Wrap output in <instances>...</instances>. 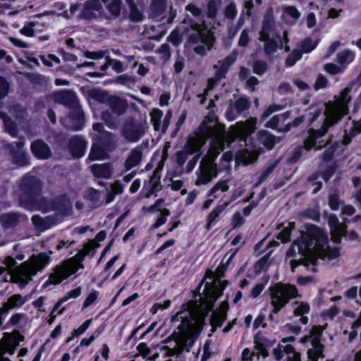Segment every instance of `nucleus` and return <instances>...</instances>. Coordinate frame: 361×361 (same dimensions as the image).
<instances>
[{
	"instance_id": "1",
	"label": "nucleus",
	"mask_w": 361,
	"mask_h": 361,
	"mask_svg": "<svg viewBox=\"0 0 361 361\" xmlns=\"http://www.w3.org/2000/svg\"><path fill=\"white\" fill-rule=\"evenodd\" d=\"M257 120L250 117L245 121L237 122L230 127L228 133L225 126L219 123L214 112H209L204 117L196 132L191 135L183 149L177 152V163L183 166L190 154L198 152L209 138H212L207 154L200 161L196 172L197 185H206L218 175V170L214 161L224 149L225 143H231L235 139L245 142V148L236 153L235 161L245 165L255 161L261 152V147L253 143L249 136L257 129Z\"/></svg>"
},
{
	"instance_id": "2",
	"label": "nucleus",
	"mask_w": 361,
	"mask_h": 361,
	"mask_svg": "<svg viewBox=\"0 0 361 361\" xmlns=\"http://www.w3.org/2000/svg\"><path fill=\"white\" fill-rule=\"evenodd\" d=\"M223 269L218 267L214 276H209L211 282H206L203 292L200 298V304L195 307L185 305L182 310L171 317V322H180L178 325V335L173 339H167L170 343L164 349L166 357H172L180 354L186 348L188 343L191 345L200 334L206 316L212 309L214 302L219 298L225 289L227 282L221 281Z\"/></svg>"
},
{
	"instance_id": "3",
	"label": "nucleus",
	"mask_w": 361,
	"mask_h": 361,
	"mask_svg": "<svg viewBox=\"0 0 361 361\" xmlns=\"http://www.w3.org/2000/svg\"><path fill=\"white\" fill-rule=\"evenodd\" d=\"M296 251L302 258L290 261L292 271L300 264L305 267L314 266L318 259L331 260L339 255L338 247H330L326 235L319 228L302 233L300 238L287 251V257H293Z\"/></svg>"
},
{
	"instance_id": "4",
	"label": "nucleus",
	"mask_w": 361,
	"mask_h": 361,
	"mask_svg": "<svg viewBox=\"0 0 361 361\" xmlns=\"http://www.w3.org/2000/svg\"><path fill=\"white\" fill-rule=\"evenodd\" d=\"M352 87H345L338 96H335L333 101L325 104V119L321 128L318 130L310 129L308 137L304 141V148L310 150L316 145V140L324 136L331 126L338 123L341 118L348 114V103L352 96Z\"/></svg>"
},
{
	"instance_id": "5",
	"label": "nucleus",
	"mask_w": 361,
	"mask_h": 361,
	"mask_svg": "<svg viewBox=\"0 0 361 361\" xmlns=\"http://www.w3.org/2000/svg\"><path fill=\"white\" fill-rule=\"evenodd\" d=\"M49 262V255L41 252L38 255H32L28 260L16 269H11L16 262L14 258L7 257L4 262L6 268L0 267V276L5 274L4 277L5 281H11L23 287L32 280L33 276L38 271H42Z\"/></svg>"
},
{
	"instance_id": "6",
	"label": "nucleus",
	"mask_w": 361,
	"mask_h": 361,
	"mask_svg": "<svg viewBox=\"0 0 361 361\" xmlns=\"http://www.w3.org/2000/svg\"><path fill=\"white\" fill-rule=\"evenodd\" d=\"M20 190L27 195L32 202L26 203L23 199L20 203L25 207L29 209H38L43 212H48L52 210H59L61 212H66L71 208L72 202L66 196H60L56 197L53 202H49L46 199L37 195L40 189L41 183L39 180L30 176H25L21 182Z\"/></svg>"
},
{
	"instance_id": "7",
	"label": "nucleus",
	"mask_w": 361,
	"mask_h": 361,
	"mask_svg": "<svg viewBox=\"0 0 361 361\" xmlns=\"http://www.w3.org/2000/svg\"><path fill=\"white\" fill-rule=\"evenodd\" d=\"M106 238L104 231L99 232L95 238L85 245L82 250L79 252L74 257L56 267L51 274L48 281L51 284H59L63 280L75 274L80 268H82L81 262L86 255H93L97 248L99 247V242Z\"/></svg>"
},
{
	"instance_id": "8",
	"label": "nucleus",
	"mask_w": 361,
	"mask_h": 361,
	"mask_svg": "<svg viewBox=\"0 0 361 361\" xmlns=\"http://www.w3.org/2000/svg\"><path fill=\"white\" fill-rule=\"evenodd\" d=\"M53 99L56 102L69 106L75 109L73 114L61 121L68 129L80 130L84 123V116L75 94L72 92L63 90L54 93Z\"/></svg>"
},
{
	"instance_id": "9",
	"label": "nucleus",
	"mask_w": 361,
	"mask_h": 361,
	"mask_svg": "<svg viewBox=\"0 0 361 361\" xmlns=\"http://www.w3.org/2000/svg\"><path fill=\"white\" fill-rule=\"evenodd\" d=\"M191 29L192 32L189 36V41L192 43L200 42V44L195 47V51L198 54L204 55L212 47L213 35L204 24L192 23Z\"/></svg>"
},
{
	"instance_id": "10",
	"label": "nucleus",
	"mask_w": 361,
	"mask_h": 361,
	"mask_svg": "<svg viewBox=\"0 0 361 361\" xmlns=\"http://www.w3.org/2000/svg\"><path fill=\"white\" fill-rule=\"evenodd\" d=\"M274 18L271 15H267L264 17L262 23V30L259 33V39L264 42V51L267 54L274 53L277 49L283 47V43L281 42L280 37H275L274 30Z\"/></svg>"
},
{
	"instance_id": "11",
	"label": "nucleus",
	"mask_w": 361,
	"mask_h": 361,
	"mask_svg": "<svg viewBox=\"0 0 361 361\" xmlns=\"http://www.w3.org/2000/svg\"><path fill=\"white\" fill-rule=\"evenodd\" d=\"M271 305L273 312L278 313L287 304L290 298L297 296L295 286L290 284L277 283L270 288Z\"/></svg>"
},
{
	"instance_id": "12",
	"label": "nucleus",
	"mask_w": 361,
	"mask_h": 361,
	"mask_svg": "<svg viewBox=\"0 0 361 361\" xmlns=\"http://www.w3.org/2000/svg\"><path fill=\"white\" fill-rule=\"evenodd\" d=\"M116 144V137L111 133L106 132L94 140L90 154V161L102 160L107 158V153L112 150Z\"/></svg>"
},
{
	"instance_id": "13",
	"label": "nucleus",
	"mask_w": 361,
	"mask_h": 361,
	"mask_svg": "<svg viewBox=\"0 0 361 361\" xmlns=\"http://www.w3.org/2000/svg\"><path fill=\"white\" fill-rule=\"evenodd\" d=\"M322 326H314L312 327L310 336H304L301 341L302 343L310 341L312 345L307 351V357L309 361H317L318 358H324L323 354L324 346L320 343V337L324 330Z\"/></svg>"
},
{
	"instance_id": "14",
	"label": "nucleus",
	"mask_w": 361,
	"mask_h": 361,
	"mask_svg": "<svg viewBox=\"0 0 361 361\" xmlns=\"http://www.w3.org/2000/svg\"><path fill=\"white\" fill-rule=\"evenodd\" d=\"M147 128V123L145 121H138L129 118L124 123L121 134L128 141L135 142L145 134Z\"/></svg>"
},
{
	"instance_id": "15",
	"label": "nucleus",
	"mask_w": 361,
	"mask_h": 361,
	"mask_svg": "<svg viewBox=\"0 0 361 361\" xmlns=\"http://www.w3.org/2000/svg\"><path fill=\"white\" fill-rule=\"evenodd\" d=\"M108 0H88L84 5L81 11V16L86 19H91L97 16L103 10V6Z\"/></svg>"
},
{
	"instance_id": "16",
	"label": "nucleus",
	"mask_w": 361,
	"mask_h": 361,
	"mask_svg": "<svg viewBox=\"0 0 361 361\" xmlns=\"http://www.w3.org/2000/svg\"><path fill=\"white\" fill-rule=\"evenodd\" d=\"M18 345L19 341L14 334L5 332L0 339V355L6 353L13 355Z\"/></svg>"
},
{
	"instance_id": "17",
	"label": "nucleus",
	"mask_w": 361,
	"mask_h": 361,
	"mask_svg": "<svg viewBox=\"0 0 361 361\" xmlns=\"http://www.w3.org/2000/svg\"><path fill=\"white\" fill-rule=\"evenodd\" d=\"M329 224L331 228L332 240L335 243H339L341 238L345 233V225L344 224L339 223L337 216L335 215L329 216Z\"/></svg>"
},
{
	"instance_id": "18",
	"label": "nucleus",
	"mask_w": 361,
	"mask_h": 361,
	"mask_svg": "<svg viewBox=\"0 0 361 361\" xmlns=\"http://www.w3.org/2000/svg\"><path fill=\"white\" fill-rule=\"evenodd\" d=\"M254 348L257 351V357H260L265 358L268 357L269 353L267 348L271 345L270 341L264 336L257 334L254 337Z\"/></svg>"
},
{
	"instance_id": "19",
	"label": "nucleus",
	"mask_w": 361,
	"mask_h": 361,
	"mask_svg": "<svg viewBox=\"0 0 361 361\" xmlns=\"http://www.w3.org/2000/svg\"><path fill=\"white\" fill-rule=\"evenodd\" d=\"M244 192L245 188L243 187H239L235 189L231 196L230 201L225 202L223 205H219L212 211L208 216L209 224L213 222L215 219L219 216V214L229 204L230 202L240 197Z\"/></svg>"
},
{
	"instance_id": "20",
	"label": "nucleus",
	"mask_w": 361,
	"mask_h": 361,
	"mask_svg": "<svg viewBox=\"0 0 361 361\" xmlns=\"http://www.w3.org/2000/svg\"><path fill=\"white\" fill-rule=\"evenodd\" d=\"M249 106L250 104L247 99L240 98L227 111L226 117L228 120L233 121L235 119L237 115L247 110L249 108Z\"/></svg>"
},
{
	"instance_id": "21",
	"label": "nucleus",
	"mask_w": 361,
	"mask_h": 361,
	"mask_svg": "<svg viewBox=\"0 0 361 361\" xmlns=\"http://www.w3.org/2000/svg\"><path fill=\"white\" fill-rule=\"evenodd\" d=\"M293 314L295 316H300V322L302 324H307L309 319L307 314L310 311V306L307 302L303 301H295L292 304Z\"/></svg>"
},
{
	"instance_id": "22",
	"label": "nucleus",
	"mask_w": 361,
	"mask_h": 361,
	"mask_svg": "<svg viewBox=\"0 0 361 361\" xmlns=\"http://www.w3.org/2000/svg\"><path fill=\"white\" fill-rule=\"evenodd\" d=\"M90 170L99 178L109 179L114 173V168L111 164H94L90 166Z\"/></svg>"
},
{
	"instance_id": "23",
	"label": "nucleus",
	"mask_w": 361,
	"mask_h": 361,
	"mask_svg": "<svg viewBox=\"0 0 361 361\" xmlns=\"http://www.w3.org/2000/svg\"><path fill=\"white\" fill-rule=\"evenodd\" d=\"M228 309V304L224 301L221 303L219 309H217L211 317V325L213 328L219 327L226 319V312Z\"/></svg>"
},
{
	"instance_id": "24",
	"label": "nucleus",
	"mask_w": 361,
	"mask_h": 361,
	"mask_svg": "<svg viewBox=\"0 0 361 361\" xmlns=\"http://www.w3.org/2000/svg\"><path fill=\"white\" fill-rule=\"evenodd\" d=\"M87 144L85 141L78 136L70 140L69 150L75 157H81L84 155Z\"/></svg>"
},
{
	"instance_id": "25",
	"label": "nucleus",
	"mask_w": 361,
	"mask_h": 361,
	"mask_svg": "<svg viewBox=\"0 0 361 361\" xmlns=\"http://www.w3.org/2000/svg\"><path fill=\"white\" fill-rule=\"evenodd\" d=\"M31 149L33 154L38 159H44L51 156L49 147L42 140H36L32 142Z\"/></svg>"
},
{
	"instance_id": "26",
	"label": "nucleus",
	"mask_w": 361,
	"mask_h": 361,
	"mask_svg": "<svg viewBox=\"0 0 361 361\" xmlns=\"http://www.w3.org/2000/svg\"><path fill=\"white\" fill-rule=\"evenodd\" d=\"M32 221L35 228L39 232L46 231L56 224V219L49 216L42 218L35 215L32 216Z\"/></svg>"
},
{
	"instance_id": "27",
	"label": "nucleus",
	"mask_w": 361,
	"mask_h": 361,
	"mask_svg": "<svg viewBox=\"0 0 361 361\" xmlns=\"http://www.w3.org/2000/svg\"><path fill=\"white\" fill-rule=\"evenodd\" d=\"M236 56L231 54L226 57L223 61H220L214 66L216 70V77L217 79H221L225 76V73L228 68L235 62Z\"/></svg>"
},
{
	"instance_id": "28",
	"label": "nucleus",
	"mask_w": 361,
	"mask_h": 361,
	"mask_svg": "<svg viewBox=\"0 0 361 361\" xmlns=\"http://www.w3.org/2000/svg\"><path fill=\"white\" fill-rule=\"evenodd\" d=\"M27 300L26 296L20 294H14L8 298L7 301L3 303L2 307L8 313L10 310L18 309L22 307Z\"/></svg>"
},
{
	"instance_id": "29",
	"label": "nucleus",
	"mask_w": 361,
	"mask_h": 361,
	"mask_svg": "<svg viewBox=\"0 0 361 361\" xmlns=\"http://www.w3.org/2000/svg\"><path fill=\"white\" fill-rule=\"evenodd\" d=\"M301 13L293 6H284L282 7V19L289 23L294 24L300 18Z\"/></svg>"
},
{
	"instance_id": "30",
	"label": "nucleus",
	"mask_w": 361,
	"mask_h": 361,
	"mask_svg": "<svg viewBox=\"0 0 361 361\" xmlns=\"http://www.w3.org/2000/svg\"><path fill=\"white\" fill-rule=\"evenodd\" d=\"M344 132L343 142L344 145H348L350 142L353 137L361 132V119L359 121H352L348 123Z\"/></svg>"
},
{
	"instance_id": "31",
	"label": "nucleus",
	"mask_w": 361,
	"mask_h": 361,
	"mask_svg": "<svg viewBox=\"0 0 361 361\" xmlns=\"http://www.w3.org/2000/svg\"><path fill=\"white\" fill-rule=\"evenodd\" d=\"M228 183V180H220L217 182L210 189L209 192H208V197H212L215 199H223L225 195V192H227L229 189Z\"/></svg>"
},
{
	"instance_id": "32",
	"label": "nucleus",
	"mask_w": 361,
	"mask_h": 361,
	"mask_svg": "<svg viewBox=\"0 0 361 361\" xmlns=\"http://www.w3.org/2000/svg\"><path fill=\"white\" fill-rule=\"evenodd\" d=\"M108 103L112 111L118 116L122 115L128 107L126 101L117 97H109Z\"/></svg>"
},
{
	"instance_id": "33",
	"label": "nucleus",
	"mask_w": 361,
	"mask_h": 361,
	"mask_svg": "<svg viewBox=\"0 0 361 361\" xmlns=\"http://www.w3.org/2000/svg\"><path fill=\"white\" fill-rule=\"evenodd\" d=\"M355 59V54L350 50H343L339 52L336 56L338 63L343 68L345 71L349 64H350Z\"/></svg>"
},
{
	"instance_id": "34",
	"label": "nucleus",
	"mask_w": 361,
	"mask_h": 361,
	"mask_svg": "<svg viewBox=\"0 0 361 361\" xmlns=\"http://www.w3.org/2000/svg\"><path fill=\"white\" fill-rule=\"evenodd\" d=\"M142 153L140 150L135 149L132 150L130 155L127 157L125 162V167L126 170H130L134 166H137L141 161Z\"/></svg>"
},
{
	"instance_id": "35",
	"label": "nucleus",
	"mask_w": 361,
	"mask_h": 361,
	"mask_svg": "<svg viewBox=\"0 0 361 361\" xmlns=\"http://www.w3.org/2000/svg\"><path fill=\"white\" fill-rule=\"evenodd\" d=\"M257 137L259 142L268 149H271L275 145L274 137L265 130L259 131Z\"/></svg>"
},
{
	"instance_id": "36",
	"label": "nucleus",
	"mask_w": 361,
	"mask_h": 361,
	"mask_svg": "<svg viewBox=\"0 0 361 361\" xmlns=\"http://www.w3.org/2000/svg\"><path fill=\"white\" fill-rule=\"evenodd\" d=\"M294 351L295 350L291 345H283L281 343L273 350V354L277 360H280L283 357L284 355H286L287 357Z\"/></svg>"
},
{
	"instance_id": "37",
	"label": "nucleus",
	"mask_w": 361,
	"mask_h": 361,
	"mask_svg": "<svg viewBox=\"0 0 361 361\" xmlns=\"http://www.w3.org/2000/svg\"><path fill=\"white\" fill-rule=\"evenodd\" d=\"M0 221L5 228H10L17 224L18 216L14 213L4 214L1 216Z\"/></svg>"
},
{
	"instance_id": "38",
	"label": "nucleus",
	"mask_w": 361,
	"mask_h": 361,
	"mask_svg": "<svg viewBox=\"0 0 361 361\" xmlns=\"http://www.w3.org/2000/svg\"><path fill=\"white\" fill-rule=\"evenodd\" d=\"M82 293V288L81 287H78L75 289H73L70 291H68L65 296H63L56 305V309L59 308L61 305L66 301H68L70 299H75L77 298Z\"/></svg>"
},
{
	"instance_id": "39",
	"label": "nucleus",
	"mask_w": 361,
	"mask_h": 361,
	"mask_svg": "<svg viewBox=\"0 0 361 361\" xmlns=\"http://www.w3.org/2000/svg\"><path fill=\"white\" fill-rule=\"evenodd\" d=\"M85 197L91 202L92 207L99 205L100 194L97 190L93 188L88 189L85 192Z\"/></svg>"
},
{
	"instance_id": "40",
	"label": "nucleus",
	"mask_w": 361,
	"mask_h": 361,
	"mask_svg": "<svg viewBox=\"0 0 361 361\" xmlns=\"http://www.w3.org/2000/svg\"><path fill=\"white\" fill-rule=\"evenodd\" d=\"M317 44L318 42L317 41H314L310 38H306L301 42V50L300 51L302 52V54L303 53H310L317 47Z\"/></svg>"
},
{
	"instance_id": "41",
	"label": "nucleus",
	"mask_w": 361,
	"mask_h": 361,
	"mask_svg": "<svg viewBox=\"0 0 361 361\" xmlns=\"http://www.w3.org/2000/svg\"><path fill=\"white\" fill-rule=\"evenodd\" d=\"M0 118L3 120L4 123V127L6 130L13 137H14L16 133V127L15 124L6 117L3 113H0Z\"/></svg>"
},
{
	"instance_id": "42",
	"label": "nucleus",
	"mask_w": 361,
	"mask_h": 361,
	"mask_svg": "<svg viewBox=\"0 0 361 361\" xmlns=\"http://www.w3.org/2000/svg\"><path fill=\"white\" fill-rule=\"evenodd\" d=\"M163 116V112L158 109H154L152 111L150 114L151 121L154 126V128L155 130H159L160 128V121Z\"/></svg>"
},
{
	"instance_id": "43",
	"label": "nucleus",
	"mask_w": 361,
	"mask_h": 361,
	"mask_svg": "<svg viewBox=\"0 0 361 361\" xmlns=\"http://www.w3.org/2000/svg\"><path fill=\"white\" fill-rule=\"evenodd\" d=\"M302 52L298 49H294L286 58L285 63L286 66H293L295 63L302 57Z\"/></svg>"
},
{
	"instance_id": "44",
	"label": "nucleus",
	"mask_w": 361,
	"mask_h": 361,
	"mask_svg": "<svg viewBox=\"0 0 361 361\" xmlns=\"http://www.w3.org/2000/svg\"><path fill=\"white\" fill-rule=\"evenodd\" d=\"M121 0H111L107 8L111 16L117 17L121 12Z\"/></svg>"
},
{
	"instance_id": "45",
	"label": "nucleus",
	"mask_w": 361,
	"mask_h": 361,
	"mask_svg": "<svg viewBox=\"0 0 361 361\" xmlns=\"http://www.w3.org/2000/svg\"><path fill=\"white\" fill-rule=\"evenodd\" d=\"M295 228L294 222H289L287 227L284 228L282 231L279 234L278 239L281 240V243H286L289 240L290 232Z\"/></svg>"
},
{
	"instance_id": "46",
	"label": "nucleus",
	"mask_w": 361,
	"mask_h": 361,
	"mask_svg": "<svg viewBox=\"0 0 361 361\" xmlns=\"http://www.w3.org/2000/svg\"><path fill=\"white\" fill-rule=\"evenodd\" d=\"M130 6V17L134 21H140L142 19V13L137 9L133 0H126Z\"/></svg>"
},
{
	"instance_id": "47",
	"label": "nucleus",
	"mask_w": 361,
	"mask_h": 361,
	"mask_svg": "<svg viewBox=\"0 0 361 361\" xmlns=\"http://www.w3.org/2000/svg\"><path fill=\"white\" fill-rule=\"evenodd\" d=\"M151 8L154 12V17L159 16L165 9V0H152Z\"/></svg>"
},
{
	"instance_id": "48",
	"label": "nucleus",
	"mask_w": 361,
	"mask_h": 361,
	"mask_svg": "<svg viewBox=\"0 0 361 361\" xmlns=\"http://www.w3.org/2000/svg\"><path fill=\"white\" fill-rule=\"evenodd\" d=\"M233 159V154L231 152H225L222 157H221V163L222 165L220 166L219 169H217L218 172L222 169L227 170L230 168V162ZM214 163L216 164L214 161ZM217 166V165H216Z\"/></svg>"
},
{
	"instance_id": "49",
	"label": "nucleus",
	"mask_w": 361,
	"mask_h": 361,
	"mask_svg": "<svg viewBox=\"0 0 361 361\" xmlns=\"http://www.w3.org/2000/svg\"><path fill=\"white\" fill-rule=\"evenodd\" d=\"M36 23L35 22H29L24 25V26L20 30V34L26 37H32L35 35V26Z\"/></svg>"
},
{
	"instance_id": "50",
	"label": "nucleus",
	"mask_w": 361,
	"mask_h": 361,
	"mask_svg": "<svg viewBox=\"0 0 361 361\" xmlns=\"http://www.w3.org/2000/svg\"><path fill=\"white\" fill-rule=\"evenodd\" d=\"M92 323V319L86 320L82 325L78 329H75L72 333V338H69L68 341H71L73 338L78 337L86 331Z\"/></svg>"
},
{
	"instance_id": "51",
	"label": "nucleus",
	"mask_w": 361,
	"mask_h": 361,
	"mask_svg": "<svg viewBox=\"0 0 361 361\" xmlns=\"http://www.w3.org/2000/svg\"><path fill=\"white\" fill-rule=\"evenodd\" d=\"M324 68L327 73L332 75L341 73L344 71L343 68H342L339 64L336 65L333 63H328L325 64Z\"/></svg>"
},
{
	"instance_id": "52",
	"label": "nucleus",
	"mask_w": 361,
	"mask_h": 361,
	"mask_svg": "<svg viewBox=\"0 0 361 361\" xmlns=\"http://www.w3.org/2000/svg\"><path fill=\"white\" fill-rule=\"evenodd\" d=\"M99 292L97 290H92L85 300L82 308L85 309L93 305L98 298Z\"/></svg>"
},
{
	"instance_id": "53",
	"label": "nucleus",
	"mask_w": 361,
	"mask_h": 361,
	"mask_svg": "<svg viewBox=\"0 0 361 361\" xmlns=\"http://www.w3.org/2000/svg\"><path fill=\"white\" fill-rule=\"evenodd\" d=\"M42 63L49 67L53 66V63H55L56 64L60 63V59L59 57L56 56L54 54H49L47 56H42L40 57Z\"/></svg>"
},
{
	"instance_id": "54",
	"label": "nucleus",
	"mask_w": 361,
	"mask_h": 361,
	"mask_svg": "<svg viewBox=\"0 0 361 361\" xmlns=\"http://www.w3.org/2000/svg\"><path fill=\"white\" fill-rule=\"evenodd\" d=\"M341 204L339 196L337 192L331 194L329 197V205L332 210H338Z\"/></svg>"
},
{
	"instance_id": "55",
	"label": "nucleus",
	"mask_w": 361,
	"mask_h": 361,
	"mask_svg": "<svg viewBox=\"0 0 361 361\" xmlns=\"http://www.w3.org/2000/svg\"><path fill=\"white\" fill-rule=\"evenodd\" d=\"M170 305H171V301L169 300H166L164 301L163 302H156L150 308L149 312L152 314H154L159 310H164L165 309H167Z\"/></svg>"
},
{
	"instance_id": "56",
	"label": "nucleus",
	"mask_w": 361,
	"mask_h": 361,
	"mask_svg": "<svg viewBox=\"0 0 361 361\" xmlns=\"http://www.w3.org/2000/svg\"><path fill=\"white\" fill-rule=\"evenodd\" d=\"M224 15L226 18L233 19L237 15L236 6L233 3L228 4L224 9Z\"/></svg>"
},
{
	"instance_id": "57",
	"label": "nucleus",
	"mask_w": 361,
	"mask_h": 361,
	"mask_svg": "<svg viewBox=\"0 0 361 361\" xmlns=\"http://www.w3.org/2000/svg\"><path fill=\"white\" fill-rule=\"evenodd\" d=\"M170 215V212L167 209H163L161 212L160 216L157 219L154 224V228H159L164 224L166 221L167 217Z\"/></svg>"
},
{
	"instance_id": "58",
	"label": "nucleus",
	"mask_w": 361,
	"mask_h": 361,
	"mask_svg": "<svg viewBox=\"0 0 361 361\" xmlns=\"http://www.w3.org/2000/svg\"><path fill=\"white\" fill-rule=\"evenodd\" d=\"M159 176H158V171H155L154 176L150 179V184L152 185L151 193L158 192L161 189L159 184Z\"/></svg>"
},
{
	"instance_id": "59",
	"label": "nucleus",
	"mask_w": 361,
	"mask_h": 361,
	"mask_svg": "<svg viewBox=\"0 0 361 361\" xmlns=\"http://www.w3.org/2000/svg\"><path fill=\"white\" fill-rule=\"evenodd\" d=\"M357 292L359 295L358 298L357 300V302L360 304L361 305V287L359 288V290L357 287H352L348 290L346 291L345 295L349 298H354L357 295Z\"/></svg>"
},
{
	"instance_id": "60",
	"label": "nucleus",
	"mask_w": 361,
	"mask_h": 361,
	"mask_svg": "<svg viewBox=\"0 0 361 361\" xmlns=\"http://www.w3.org/2000/svg\"><path fill=\"white\" fill-rule=\"evenodd\" d=\"M267 70V63L262 61H257L254 63L253 71L258 75L263 74Z\"/></svg>"
},
{
	"instance_id": "61",
	"label": "nucleus",
	"mask_w": 361,
	"mask_h": 361,
	"mask_svg": "<svg viewBox=\"0 0 361 361\" xmlns=\"http://www.w3.org/2000/svg\"><path fill=\"white\" fill-rule=\"evenodd\" d=\"M25 317V314H24V313H16L10 317L9 320L8 321L7 324L9 326L17 325Z\"/></svg>"
},
{
	"instance_id": "62",
	"label": "nucleus",
	"mask_w": 361,
	"mask_h": 361,
	"mask_svg": "<svg viewBox=\"0 0 361 361\" xmlns=\"http://www.w3.org/2000/svg\"><path fill=\"white\" fill-rule=\"evenodd\" d=\"M255 356L257 357V353L248 348H245L242 352L241 359L242 361H252Z\"/></svg>"
},
{
	"instance_id": "63",
	"label": "nucleus",
	"mask_w": 361,
	"mask_h": 361,
	"mask_svg": "<svg viewBox=\"0 0 361 361\" xmlns=\"http://www.w3.org/2000/svg\"><path fill=\"white\" fill-rule=\"evenodd\" d=\"M109 64L117 73L123 71V63L117 59H109Z\"/></svg>"
},
{
	"instance_id": "64",
	"label": "nucleus",
	"mask_w": 361,
	"mask_h": 361,
	"mask_svg": "<svg viewBox=\"0 0 361 361\" xmlns=\"http://www.w3.org/2000/svg\"><path fill=\"white\" fill-rule=\"evenodd\" d=\"M138 353L143 357H147L150 354V349L147 347L145 343H141L137 346Z\"/></svg>"
}]
</instances>
